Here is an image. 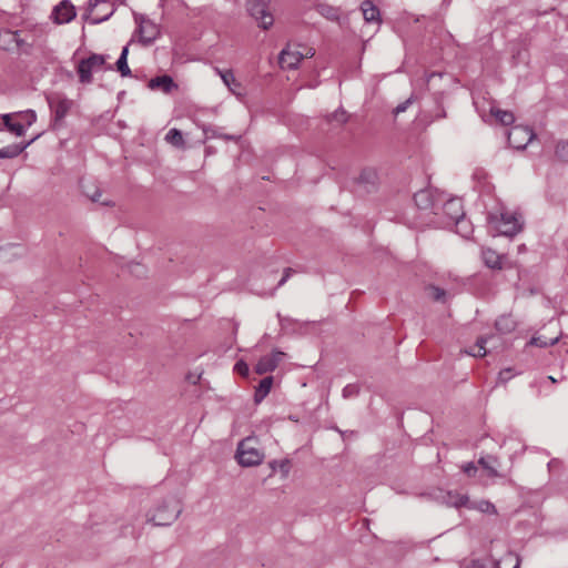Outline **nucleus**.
Masks as SVG:
<instances>
[{
    "mask_svg": "<svg viewBox=\"0 0 568 568\" xmlns=\"http://www.w3.org/2000/svg\"><path fill=\"white\" fill-rule=\"evenodd\" d=\"M487 223L494 235L513 237L523 230L521 216L517 213L501 210L498 213H489Z\"/></svg>",
    "mask_w": 568,
    "mask_h": 568,
    "instance_id": "f257e3e1",
    "label": "nucleus"
},
{
    "mask_svg": "<svg viewBox=\"0 0 568 568\" xmlns=\"http://www.w3.org/2000/svg\"><path fill=\"white\" fill-rule=\"evenodd\" d=\"M181 513L182 506L180 500L174 496H170L158 505L149 520L154 526H170L178 519Z\"/></svg>",
    "mask_w": 568,
    "mask_h": 568,
    "instance_id": "f03ea898",
    "label": "nucleus"
},
{
    "mask_svg": "<svg viewBox=\"0 0 568 568\" xmlns=\"http://www.w3.org/2000/svg\"><path fill=\"white\" fill-rule=\"evenodd\" d=\"M275 0H248L246 10L262 30H268L274 23Z\"/></svg>",
    "mask_w": 568,
    "mask_h": 568,
    "instance_id": "7ed1b4c3",
    "label": "nucleus"
},
{
    "mask_svg": "<svg viewBox=\"0 0 568 568\" xmlns=\"http://www.w3.org/2000/svg\"><path fill=\"white\" fill-rule=\"evenodd\" d=\"M115 2L116 0H89L82 19L92 24L103 22L114 13Z\"/></svg>",
    "mask_w": 568,
    "mask_h": 568,
    "instance_id": "20e7f679",
    "label": "nucleus"
},
{
    "mask_svg": "<svg viewBox=\"0 0 568 568\" xmlns=\"http://www.w3.org/2000/svg\"><path fill=\"white\" fill-rule=\"evenodd\" d=\"M236 458L240 465L252 467L263 462L264 454L257 448V439L255 437H246L242 439L236 449Z\"/></svg>",
    "mask_w": 568,
    "mask_h": 568,
    "instance_id": "39448f33",
    "label": "nucleus"
},
{
    "mask_svg": "<svg viewBox=\"0 0 568 568\" xmlns=\"http://www.w3.org/2000/svg\"><path fill=\"white\" fill-rule=\"evenodd\" d=\"M314 53L313 48L303 47L300 49V45L288 43L286 48L281 51L278 62L282 68L295 69L301 60L313 57Z\"/></svg>",
    "mask_w": 568,
    "mask_h": 568,
    "instance_id": "423d86ee",
    "label": "nucleus"
},
{
    "mask_svg": "<svg viewBox=\"0 0 568 568\" xmlns=\"http://www.w3.org/2000/svg\"><path fill=\"white\" fill-rule=\"evenodd\" d=\"M47 100L53 114L52 128L58 129L62 126L64 118L73 106V101L60 93H53Z\"/></svg>",
    "mask_w": 568,
    "mask_h": 568,
    "instance_id": "0eeeda50",
    "label": "nucleus"
},
{
    "mask_svg": "<svg viewBox=\"0 0 568 568\" xmlns=\"http://www.w3.org/2000/svg\"><path fill=\"white\" fill-rule=\"evenodd\" d=\"M105 63V57L92 53L87 59L80 60L77 67L79 80L81 83L92 82V71L101 68Z\"/></svg>",
    "mask_w": 568,
    "mask_h": 568,
    "instance_id": "6e6552de",
    "label": "nucleus"
},
{
    "mask_svg": "<svg viewBox=\"0 0 568 568\" xmlns=\"http://www.w3.org/2000/svg\"><path fill=\"white\" fill-rule=\"evenodd\" d=\"M534 130L525 125H515L508 131V143L517 150H524L534 139Z\"/></svg>",
    "mask_w": 568,
    "mask_h": 568,
    "instance_id": "1a4fd4ad",
    "label": "nucleus"
},
{
    "mask_svg": "<svg viewBox=\"0 0 568 568\" xmlns=\"http://www.w3.org/2000/svg\"><path fill=\"white\" fill-rule=\"evenodd\" d=\"M415 204L420 210H429L435 214H438V209L443 199L439 194H435L432 190H420L414 195Z\"/></svg>",
    "mask_w": 568,
    "mask_h": 568,
    "instance_id": "9d476101",
    "label": "nucleus"
},
{
    "mask_svg": "<svg viewBox=\"0 0 568 568\" xmlns=\"http://www.w3.org/2000/svg\"><path fill=\"white\" fill-rule=\"evenodd\" d=\"M77 16L75 7L69 0L59 2L51 12V19L57 24L68 23Z\"/></svg>",
    "mask_w": 568,
    "mask_h": 568,
    "instance_id": "9b49d317",
    "label": "nucleus"
},
{
    "mask_svg": "<svg viewBox=\"0 0 568 568\" xmlns=\"http://www.w3.org/2000/svg\"><path fill=\"white\" fill-rule=\"evenodd\" d=\"M377 173L373 169H364L356 180V192L358 194L372 193L376 190Z\"/></svg>",
    "mask_w": 568,
    "mask_h": 568,
    "instance_id": "f8f14e48",
    "label": "nucleus"
},
{
    "mask_svg": "<svg viewBox=\"0 0 568 568\" xmlns=\"http://www.w3.org/2000/svg\"><path fill=\"white\" fill-rule=\"evenodd\" d=\"M442 210L447 217V220L443 222L446 226L453 225L457 219L463 217L465 214L462 200L455 197L445 201L442 205Z\"/></svg>",
    "mask_w": 568,
    "mask_h": 568,
    "instance_id": "ddd939ff",
    "label": "nucleus"
},
{
    "mask_svg": "<svg viewBox=\"0 0 568 568\" xmlns=\"http://www.w3.org/2000/svg\"><path fill=\"white\" fill-rule=\"evenodd\" d=\"M489 557L493 560V568H500V560L495 559L491 555ZM506 561L514 562L513 568H520L521 559L518 555L514 554L513 551H508L504 559ZM463 568H486L485 564L480 559H474L468 565L464 566Z\"/></svg>",
    "mask_w": 568,
    "mask_h": 568,
    "instance_id": "4468645a",
    "label": "nucleus"
},
{
    "mask_svg": "<svg viewBox=\"0 0 568 568\" xmlns=\"http://www.w3.org/2000/svg\"><path fill=\"white\" fill-rule=\"evenodd\" d=\"M149 88L152 90H161L164 93H170L174 89H178V84L173 81L170 75H160L152 78L149 81Z\"/></svg>",
    "mask_w": 568,
    "mask_h": 568,
    "instance_id": "2eb2a0df",
    "label": "nucleus"
},
{
    "mask_svg": "<svg viewBox=\"0 0 568 568\" xmlns=\"http://www.w3.org/2000/svg\"><path fill=\"white\" fill-rule=\"evenodd\" d=\"M503 255H499L496 251L491 248H483L481 258L485 265L491 270H501L503 268Z\"/></svg>",
    "mask_w": 568,
    "mask_h": 568,
    "instance_id": "dca6fc26",
    "label": "nucleus"
},
{
    "mask_svg": "<svg viewBox=\"0 0 568 568\" xmlns=\"http://www.w3.org/2000/svg\"><path fill=\"white\" fill-rule=\"evenodd\" d=\"M361 10L366 22H381L379 9L371 0L363 1L361 4Z\"/></svg>",
    "mask_w": 568,
    "mask_h": 568,
    "instance_id": "f3484780",
    "label": "nucleus"
},
{
    "mask_svg": "<svg viewBox=\"0 0 568 568\" xmlns=\"http://www.w3.org/2000/svg\"><path fill=\"white\" fill-rule=\"evenodd\" d=\"M26 41L22 38H0V48L4 51L28 52Z\"/></svg>",
    "mask_w": 568,
    "mask_h": 568,
    "instance_id": "a211bd4d",
    "label": "nucleus"
},
{
    "mask_svg": "<svg viewBox=\"0 0 568 568\" xmlns=\"http://www.w3.org/2000/svg\"><path fill=\"white\" fill-rule=\"evenodd\" d=\"M489 114L496 120V122L505 126L510 125L515 122V115L513 114V112L501 110L496 105L490 106Z\"/></svg>",
    "mask_w": 568,
    "mask_h": 568,
    "instance_id": "6ab92c4d",
    "label": "nucleus"
},
{
    "mask_svg": "<svg viewBox=\"0 0 568 568\" xmlns=\"http://www.w3.org/2000/svg\"><path fill=\"white\" fill-rule=\"evenodd\" d=\"M14 114H2L0 115V119L2 120V124L0 123V131L3 130L2 126H4L9 132L13 133L17 136H22L26 132L24 126L17 122H12V116Z\"/></svg>",
    "mask_w": 568,
    "mask_h": 568,
    "instance_id": "aec40b11",
    "label": "nucleus"
},
{
    "mask_svg": "<svg viewBox=\"0 0 568 568\" xmlns=\"http://www.w3.org/2000/svg\"><path fill=\"white\" fill-rule=\"evenodd\" d=\"M34 139L30 140L26 143H16L8 145L6 148L0 149V159H13L21 154L32 142Z\"/></svg>",
    "mask_w": 568,
    "mask_h": 568,
    "instance_id": "412c9836",
    "label": "nucleus"
},
{
    "mask_svg": "<svg viewBox=\"0 0 568 568\" xmlns=\"http://www.w3.org/2000/svg\"><path fill=\"white\" fill-rule=\"evenodd\" d=\"M273 376H266L260 382L254 393L255 404H260L268 395L273 385Z\"/></svg>",
    "mask_w": 568,
    "mask_h": 568,
    "instance_id": "4be33fe9",
    "label": "nucleus"
},
{
    "mask_svg": "<svg viewBox=\"0 0 568 568\" xmlns=\"http://www.w3.org/2000/svg\"><path fill=\"white\" fill-rule=\"evenodd\" d=\"M135 21L138 23V36H143L144 33H150L152 36H156L159 33L158 27L151 20L146 19L143 16H136Z\"/></svg>",
    "mask_w": 568,
    "mask_h": 568,
    "instance_id": "5701e85b",
    "label": "nucleus"
},
{
    "mask_svg": "<svg viewBox=\"0 0 568 568\" xmlns=\"http://www.w3.org/2000/svg\"><path fill=\"white\" fill-rule=\"evenodd\" d=\"M216 73L221 77L224 84L229 88V90L240 95L237 89L241 88V84L236 81L233 72L231 70L222 71L219 68H215Z\"/></svg>",
    "mask_w": 568,
    "mask_h": 568,
    "instance_id": "b1692460",
    "label": "nucleus"
},
{
    "mask_svg": "<svg viewBox=\"0 0 568 568\" xmlns=\"http://www.w3.org/2000/svg\"><path fill=\"white\" fill-rule=\"evenodd\" d=\"M495 327L503 334H508L516 328V322L510 315H503L497 318Z\"/></svg>",
    "mask_w": 568,
    "mask_h": 568,
    "instance_id": "393cba45",
    "label": "nucleus"
},
{
    "mask_svg": "<svg viewBox=\"0 0 568 568\" xmlns=\"http://www.w3.org/2000/svg\"><path fill=\"white\" fill-rule=\"evenodd\" d=\"M81 187H82L83 194L85 196H88L92 202L101 203L102 205H110L111 204L110 201H101L100 200V197L102 195V192L97 186H94L93 184L85 185V184L82 183Z\"/></svg>",
    "mask_w": 568,
    "mask_h": 568,
    "instance_id": "a878e982",
    "label": "nucleus"
},
{
    "mask_svg": "<svg viewBox=\"0 0 568 568\" xmlns=\"http://www.w3.org/2000/svg\"><path fill=\"white\" fill-rule=\"evenodd\" d=\"M453 225L456 227V233L460 234L463 237H469L473 234V224L469 220L466 219L465 214L463 217L457 219Z\"/></svg>",
    "mask_w": 568,
    "mask_h": 568,
    "instance_id": "bb28decb",
    "label": "nucleus"
},
{
    "mask_svg": "<svg viewBox=\"0 0 568 568\" xmlns=\"http://www.w3.org/2000/svg\"><path fill=\"white\" fill-rule=\"evenodd\" d=\"M478 464L487 471L490 477H499V473L497 471L496 464H498L497 458L493 456L480 457L478 459Z\"/></svg>",
    "mask_w": 568,
    "mask_h": 568,
    "instance_id": "cd10ccee",
    "label": "nucleus"
},
{
    "mask_svg": "<svg viewBox=\"0 0 568 568\" xmlns=\"http://www.w3.org/2000/svg\"><path fill=\"white\" fill-rule=\"evenodd\" d=\"M129 45L123 47L122 52L116 61V69L122 77H129L131 70L128 65Z\"/></svg>",
    "mask_w": 568,
    "mask_h": 568,
    "instance_id": "c85d7f7f",
    "label": "nucleus"
},
{
    "mask_svg": "<svg viewBox=\"0 0 568 568\" xmlns=\"http://www.w3.org/2000/svg\"><path fill=\"white\" fill-rule=\"evenodd\" d=\"M425 291L428 297H430L433 301L440 303L446 302L447 292L444 288L436 285H428L425 287Z\"/></svg>",
    "mask_w": 568,
    "mask_h": 568,
    "instance_id": "c756f323",
    "label": "nucleus"
},
{
    "mask_svg": "<svg viewBox=\"0 0 568 568\" xmlns=\"http://www.w3.org/2000/svg\"><path fill=\"white\" fill-rule=\"evenodd\" d=\"M274 369V362L268 359L266 355L261 357L255 366V373L258 375L273 372Z\"/></svg>",
    "mask_w": 568,
    "mask_h": 568,
    "instance_id": "7c9ffc66",
    "label": "nucleus"
},
{
    "mask_svg": "<svg viewBox=\"0 0 568 568\" xmlns=\"http://www.w3.org/2000/svg\"><path fill=\"white\" fill-rule=\"evenodd\" d=\"M558 341H559L558 336L551 337V338H546L544 336H534V337H531L529 344L537 346V347L546 348L548 346H552V345L557 344Z\"/></svg>",
    "mask_w": 568,
    "mask_h": 568,
    "instance_id": "2f4dec72",
    "label": "nucleus"
},
{
    "mask_svg": "<svg viewBox=\"0 0 568 568\" xmlns=\"http://www.w3.org/2000/svg\"><path fill=\"white\" fill-rule=\"evenodd\" d=\"M165 140L171 143L172 145L174 146H183L184 144V140H183V135H182V132L178 129H171L166 135H165Z\"/></svg>",
    "mask_w": 568,
    "mask_h": 568,
    "instance_id": "473e14b6",
    "label": "nucleus"
},
{
    "mask_svg": "<svg viewBox=\"0 0 568 568\" xmlns=\"http://www.w3.org/2000/svg\"><path fill=\"white\" fill-rule=\"evenodd\" d=\"M487 342L486 337H479L474 346L467 352L471 356H485L487 354L485 344Z\"/></svg>",
    "mask_w": 568,
    "mask_h": 568,
    "instance_id": "72a5a7b5",
    "label": "nucleus"
},
{
    "mask_svg": "<svg viewBox=\"0 0 568 568\" xmlns=\"http://www.w3.org/2000/svg\"><path fill=\"white\" fill-rule=\"evenodd\" d=\"M555 153L560 161L568 162V141H559L556 144Z\"/></svg>",
    "mask_w": 568,
    "mask_h": 568,
    "instance_id": "f704fd0d",
    "label": "nucleus"
},
{
    "mask_svg": "<svg viewBox=\"0 0 568 568\" xmlns=\"http://www.w3.org/2000/svg\"><path fill=\"white\" fill-rule=\"evenodd\" d=\"M270 467L273 470L280 469V471L282 473V475L284 477H286L288 475V473H290V462L287 459H284V460H272L270 463Z\"/></svg>",
    "mask_w": 568,
    "mask_h": 568,
    "instance_id": "c9c22d12",
    "label": "nucleus"
},
{
    "mask_svg": "<svg viewBox=\"0 0 568 568\" xmlns=\"http://www.w3.org/2000/svg\"><path fill=\"white\" fill-rule=\"evenodd\" d=\"M347 120H348V115H347L346 111L343 109L336 110L335 112H333L332 114H329L327 116L328 122L335 121L339 124L346 123Z\"/></svg>",
    "mask_w": 568,
    "mask_h": 568,
    "instance_id": "e433bc0d",
    "label": "nucleus"
},
{
    "mask_svg": "<svg viewBox=\"0 0 568 568\" xmlns=\"http://www.w3.org/2000/svg\"><path fill=\"white\" fill-rule=\"evenodd\" d=\"M16 115H19L28 126L32 125L37 120V114L33 110H27L19 113H16Z\"/></svg>",
    "mask_w": 568,
    "mask_h": 568,
    "instance_id": "4c0bfd02",
    "label": "nucleus"
},
{
    "mask_svg": "<svg viewBox=\"0 0 568 568\" xmlns=\"http://www.w3.org/2000/svg\"><path fill=\"white\" fill-rule=\"evenodd\" d=\"M359 393V387L355 384H348L343 388V397L349 398L354 397Z\"/></svg>",
    "mask_w": 568,
    "mask_h": 568,
    "instance_id": "58836bf2",
    "label": "nucleus"
},
{
    "mask_svg": "<svg viewBox=\"0 0 568 568\" xmlns=\"http://www.w3.org/2000/svg\"><path fill=\"white\" fill-rule=\"evenodd\" d=\"M513 376H514L513 369L510 367L505 368V369L500 371L498 374V383L505 384L509 379H511Z\"/></svg>",
    "mask_w": 568,
    "mask_h": 568,
    "instance_id": "ea45409f",
    "label": "nucleus"
},
{
    "mask_svg": "<svg viewBox=\"0 0 568 568\" xmlns=\"http://www.w3.org/2000/svg\"><path fill=\"white\" fill-rule=\"evenodd\" d=\"M469 499L467 496L465 495H457L454 497V499L450 501V504L456 507V508H459V507H465L467 506Z\"/></svg>",
    "mask_w": 568,
    "mask_h": 568,
    "instance_id": "a19ab883",
    "label": "nucleus"
},
{
    "mask_svg": "<svg viewBox=\"0 0 568 568\" xmlns=\"http://www.w3.org/2000/svg\"><path fill=\"white\" fill-rule=\"evenodd\" d=\"M234 371L242 376H247L250 372L248 365L244 361H239L234 366Z\"/></svg>",
    "mask_w": 568,
    "mask_h": 568,
    "instance_id": "79ce46f5",
    "label": "nucleus"
},
{
    "mask_svg": "<svg viewBox=\"0 0 568 568\" xmlns=\"http://www.w3.org/2000/svg\"><path fill=\"white\" fill-rule=\"evenodd\" d=\"M463 471L469 477L475 476L477 473V466L473 462L467 463L463 466Z\"/></svg>",
    "mask_w": 568,
    "mask_h": 568,
    "instance_id": "37998d69",
    "label": "nucleus"
},
{
    "mask_svg": "<svg viewBox=\"0 0 568 568\" xmlns=\"http://www.w3.org/2000/svg\"><path fill=\"white\" fill-rule=\"evenodd\" d=\"M266 356L268 357V359L274 362V368H276L278 366L280 362L282 361V358L284 356V353L280 352V351H276V352H273L272 354L266 355Z\"/></svg>",
    "mask_w": 568,
    "mask_h": 568,
    "instance_id": "c03bdc74",
    "label": "nucleus"
},
{
    "mask_svg": "<svg viewBox=\"0 0 568 568\" xmlns=\"http://www.w3.org/2000/svg\"><path fill=\"white\" fill-rule=\"evenodd\" d=\"M321 13L327 16L331 19L337 17L335 9L327 6H321Z\"/></svg>",
    "mask_w": 568,
    "mask_h": 568,
    "instance_id": "a18cd8bd",
    "label": "nucleus"
},
{
    "mask_svg": "<svg viewBox=\"0 0 568 568\" xmlns=\"http://www.w3.org/2000/svg\"><path fill=\"white\" fill-rule=\"evenodd\" d=\"M292 273H294V270L291 268V267H287L284 270V274L281 278V281L278 282V286H282L286 283V281L290 278V276L292 275Z\"/></svg>",
    "mask_w": 568,
    "mask_h": 568,
    "instance_id": "49530a36",
    "label": "nucleus"
},
{
    "mask_svg": "<svg viewBox=\"0 0 568 568\" xmlns=\"http://www.w3.org/2000/svg\"><path fill=\"white\" fill-rule=\"evenodd\" d=\"M409 103H410V99H408L407 101H405V102H403V103L398 104V105L395 108L394 112H395L396 114H398V113H400V112H404V111L407 109V106H408V104H409Z\"/></svg>",
    "mask_w": 568,
    "mask_h": 568,
    "instance_id": "de8ad7c7",
    "label": "nucleus"
},
{
    "mask_svg": "<svg viewBox=\"0 0 568 568\" xmlns=\"http://www.w3.org/2000/svg\"><path fill=\"white\" fill-rule=\"evenodd\" d=\"M131 271L140 275L144 273V267L140 263H134L131 265Z\"/></svg>",
    "mask_w": 568,
    "mask_h": 568,
    "instance_id": "09e8293b",
    "label": "nucleus"
},
{
    "mask_svg": "<svg viewBox=\"0 0 568 568\" xmlns=\"http://www.w3.org/2000/svg\"><path fill=\"white\" fill-rule=\"evenodd\" d=\"M139 40L143 45H151L155 38H139Z\"/></svg>",
    "mask_w": 568,
    "mask_h": 568,
    "instance_id": "8fccbe9b",
    "label": "nucleus"
},
{
    "mask_svg": "<svg viewBox=\"0 0 568 568\" xmlns=\"http://www.w3.org/2000/svg\"><path fill=\"white\" fill-rule=\"evenodd\" d=\"M560 465V462L558 459H551L549 463H548V468L551 469L554 467H557Z\"/></svg>",
    "mask_w": 568,
    "mask_h": 568,
    "instance_id": "3c124183",
    "label": "nucleus"
},
{
    "mask_svg": "<svg viewBox=\"0 0 568 568\" xmlns=\"http://www.w3.org/2000/svg\"><path fill=\"white\" fill-rule=\"evenodd\" d=\"M204 133H205L206 135H209V133H210V134H211V136H217V134H216L215 130H213V129H204Z\"/></svg>",
    "mask_w": 568,
    "mask_h": 568,
    "instance_id": "603ef678",
    "label": "nucleus"
},
{
    "mask_svg": "<svg viewBox=\"0 0 568 568\" xmlns=\"http://www.w3.org/2000/svg\"><path fill=\"white\" fill-rule=\"evenodd\" d=\"M221 136H222L223 139H225V140H234V139H235V136H233V135H227V134H225V135H221Z\"/></svg>",
    "mask_w": 568,
    "mask_h": 568,
    "instance_id": "864d4df0",
    "label": "nucleus"
},
{
    "mask_svg": "<svg viewBox=\"0 0 568 568\" xmlns=\"http://www.w3.org/2000/svg\"><path fill=\"white\" fill-rule=\"evenodd\" d=\"M552 383H556V379L551 376L548 377Z\"/></svg>",
    "mask_w": 568,
    "mask_h": 568,
    "instance_id": "5fc2aeb1",
    "label": "nucleus"
}]
</instances>
